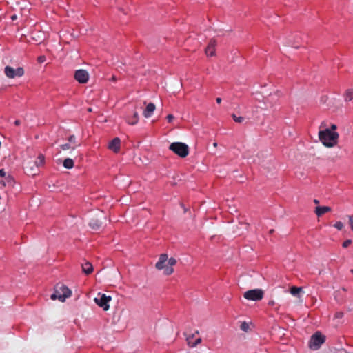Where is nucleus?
<instances>
[{
  "mask_svg": "<svg viewBox=\"0 0 353 353\" xmlns=\"http://www.w3.org/2000/svg\"><path fill=\"white\" fill-rule=\"evenodd\" d=\"M321 143L326 148H334L338 144L339 134L328 128L320 130L318 134Z\"/></svg>",
  "mask_w": 353,
  "mask_h": 353,
  "instance_id": "nucleus-1",
  "label": "nucleus"
},
{
  "mask_svg": "<svg viewBox=\"0 0 353 353\" xmlns=\"http://www.w3.org/2000/svg\"><path fill=\"white\" fill-rule=\"evenodd\" d=\"M176 263L174 258L168 259L167 254H161L159 255L158 261L155 264V268L158 270H163L165 275H170L174 272L173 266Z\"/></svg>",
  "mask_w": 353,
  "mask_h": 353,
  "instance_id": "nucleus-2",
  "label": "nucleus"
},
{
  "mask_svg": "<svg viewBox=\"0 0 353 353\" xmlns=\"http://www.w3.org/2000/svg\"><path fill=\"white\" fill-rule=\"evenodd\" d=\"M71 295V290L65 285H61L55 287L54 292L51 295L50 298L53 301L58 299L59 301L63 303L65 299Z\"/></svg>",
  "mask_w": 353,
  "mask_h": 353,
  "instance_id": "nucleus-3",
  "label": "nucleus"
},
{
  "mask_svg": "<svg viewBox=\"0 0 353 353\" xmlns=\"http://www.w3.org/2000/svg\"><path fill=\"white\" fill-rule=\"evenodd\" d=\"M170 150L179 155L180 157L184 158L189 153V147L184 143L174 142L170 144Z\"/></svg>",
  "mask_w": 353,
  "mask_h": 353,
  "instance_id": "nucleus-4",
  "label": "nucleus"
},
{
  "mask_svg": "<svg viewBox=\"0 0 353 353\" xmlns=\"http://www.w3.org/2000/svg\"><path fill=\"white\" fill-rule=\"evenodd\" d=\"M325 336L321 332H317L311 336L309 342V347L310 349L316 350L320 348L321 345L325 342Z\"/></svg>",
  "mask_w": 353,
  "mask_h": 353,
  "instance_id": "nucleus-5",
  "label": "nucleus"
},
{
  "mask_svg": "<svg viewBox=\"0 0 353 353\" xmlns=\"http://www.w3.org/2000/svg\"><path fill=\"white\" fill-rule=\"evenodd\" d=\"M112 300L110 296L105 294L99 293L97 297L94 299V303L101 307L104 311H108L110 308L109 303Z\"/></svg>",
  "mask_w": 353,
  "mask_h": 353,
  "instance_id": "nucleus-6",
  "label": "nucleus"
},
{
  "mask_svg": "<svg viewBox=\"0 0 353 353\" xmlns=\"http://www.w3.org/2000/svg\"><path fill=\"white\" fill-rule=\"evenodd\" d=\"M264 292L261 289H254L244 292L243 297L247 300L257 301L263 297Z\"/></svg>",
  "mask_w": 353,
  "mask_h": 353,
  "instance_id": "nucleus-7",
  "label": "nucleus"
},
{
  "mask_svg": "<svg viewBox=\"0 0 353 353\" xmlns=\"http://www.w3.org/2000/svg\"><path fill=\"white\" fill-rule=\"evenodd\" d=\"M4 72L6 77L10 79H13L16 77H20L24 74L23 68L21 67L14 69L10 66H6Z\"/></svg>",
  "mask_w": 353,
  "mask_h": 353,
  "instance_id": "nucleus-8",
  "label": "nucleus"
},
{
  "mask_svg": "<svg viewBox=\"0 0 353 353\" xmlns=\"http://www.w3.org/2000/svg\"><path fill=\"white\" fill-rule=\"evenodd\" d=\"M0 176L3 178V179L0 181L1 185L3 186L8 185L10 187H14L15 181L13 176L8 174L3 169L0 170Z\"/></svg>",
  "mask_w": 353,
  "mask_h": 353,
  "instance_id": "nucleus-9",
  "label": "nucleus"
},
{
  "mask_svg": "<svg viewBox=\"0 0 353 353\" xmlns=\"http://www.w3.org/2000/svg\"><path fill=\"white\" fill-rule=\"evenodd\" d=\"M74 79L80 83H86L89 80V74L85 70H78L74 73Z\"/></svg>",
  "mask_w": 353,
  "mask_h": 353,
  "instance_id": "nucleus-10",
  "label": "nucleus"
},
{
  "mask_svg": "<svg viewBox=\"0 0 353 353\" xmlns=\"http://www.w3.org/2000/svg\"><path fill=\"white\" fill-rule=\"evenodd\" d=\"M216 41L214 39H210L205 50V54L207 57H214L216 55Z\"/></svg>",
  "mask_w": 353,
  "mask_h": 353,
  "instance_id": "nucleus-11",
  "label": "nucleus"
},
{
  "mask_svg": "<svg viewBox=\"0 0 353 353\" xmlns=\"http://www.w3.org/2000/svg\"><path fill=\"white\" fill-rule=\"evenodd\" d=\"M121 140L119 138L116 137L113 139L108 145V148L114 152L117 153L120 149Z\"/></svg>",
  "mask_w": 353,
  "mask_h": 353,
  "instance_id": "nucleus-12",
  "label": "nucleus"
},
{
  "mask_svg": "<svg viewBox=\"0 0 353 353\" xmlns=\"http://www.w3.org/2000/svg\"><path fill=\"white\" fill-rule=\"evenodd\" d=\"M155 109H156L155 105L153 103H149L147 105L145 110H143V115L145 118H149L151 117L152 113L154 112Z\"/></svg>",
  "mask_w": 353,
  "mask_h": 353,
  "instance_id": "nucleus-13",
  "label": "nucleus"
},
{
  "mask_svg": "<svg viewBox=\"0 0 353 353\" xmlns=\"http://www.w3.org/2000/svg\"><path fill=\"white\" fill-rule=\"evenodd\" d=\"M332 210L329 206H317L315 208L314 212L317 216H321L325 213L329 212Z\"/></svg>",
  "mask_w": 353,
  "mask_h": 353,
  "instance_id": "nucleus-14",
  "label": "nucleus"
},
{
  "mask_svg": "<svg viewBox=\"0 0 353 353\" xmlns=\"http://www.w3.org/2000/svg\"><path fill=\"white\" fill-rule=\"evenodd\" d=\"M290 294L294 296H296L299 299L301 298V294L303 292V288L301 287H296L292 286L290 289Z\"/></svg>",
  "mask_w": 353,
  "mask_h": 353,
  "instance_id": "nucleus-15",
  "label": "nucleus"
},
{
  "mask_svg": "<svg viewBox=\"0 0 353 353\" xmlns=\"http://www.w3.org/2000/svg\"><path fill=\"white\" fill-rule=\"evenodd\" d=\"M82 270L86 274H90L93 271V266L90 262H85L82 264Z\"/></svg>",
  "mask_w": 353,
  "mask_h": 353,
  "instance_id": "nucleus-16",
  "label": "nucleus"
},
{
  "mask_svg": "<svg viewBox=\"0 0 353 353\" xmlns=\"http://www.w3.org/2000/svg\"><path fill=\"white\" fill-rule=\"evenodd\" d=\"M344 99L345 101H350L353 99V89H347L344 94Z\"/></svg>",
  "mask_w": 353,
  "mask_h": 353,
  "instance_id": "nucleus-17",
  "label": "nucleus"
},
{
  "mask_svg": "<svg viewBox=\"0 0 353 353\" xmlns=\"http://www.w3.org/2000/svg\"><path fill=\"white\" fill-rule=\"evenodd\" d=\"M126 121L128 122V124L130 125H136L138 121H139V114L137 112H135L133 114V117H132V119H126Z\"/></svg>",
  "mask_w": 353,
  "mask_h": 353,
  "instance_id": "nucleus-18",
  "label": "nucleus"
},
{
  "mask_svg": "<svg viewBox=\"0 0 353 353\" xmlns=\"http://www.w3.org/2000/svg\"><path fill=\"white\" fill-rule=\"evenodd\" d=\"M63 165L66 169H72L74 167V161L70 158H66L63 161Z\"/></svg>",
  "mask_w": 353,
  "mask_h": 353,
  "instance_id": "nucleus-19",
  "label": "nucleus"
},
{
  "mask_svg": "<svg viewBox=\"0 0 353 353\" xmlns=\"http://www.w3.org/2000/svg\"><path fill=\"white\" fill-rule=\"evenodd\" d=\"M44 162L45 157L43 154H40L34 163L37 168H39V166L43 165L44 164Z\"/></svg>",
  "mask_w": 353,
  "mask_h": 353,
  "instance_id": "nucleus-20",
  "label": "nucleus"
},
{
  "mask_svg": "<svg viewBox=\"0 0 353 353\" xmlns=\"http://www.w3.org/2000/svg\"><path fill=\"white\" fill-rule=\"evenodd\" d=\"M101 225V223L98 219H92L90 223V226L94 229L97 230Z\"/></svg>",
  "mask_w": 353,
  "mask_h": 353,
  "instance_id": "nucleus-21",
  "label": "nucleus"
},
{
  "mask_svg": "<svg viewBox=\"0 0 353 353\" xmlns=\"http://www.w3.org/2000/svg\"><path fill=\"white\" fill-rule=\"evenodd\" d=\"M26 170L29 174L32 175H36L37 172V170L34 168V167L32 165V163L30 162L26 165Z\"/></svg>",
  "mask_w": 353,
  "mask_h": 353,
  "instance_id": "nucleus-22",
  "label": "nucleus"
},
{
  "mask_svg": "<svg viewBox=\"0 0 353 353\" xmlns=\"http://www.w3.org/2000/svg\"><path fill=\"white\" fill-rule=\"evenodd\" d=\"M70 144L74 145L75 147H79L81 144L77 141V138L74 135H70L68 139Z\"/></svg>",
  "mask_w": 353,
  "mask_h": 353,
  "instance_id": "nucleus-23",
  "label": "nucleus"
},
{
  "mask_svg": "<svg viewBox=\"0 0 353 353\" xmlns=\"http://www.w3.org/2000/svg\"><path fill=\"white\" fill-rule=\"evenodd\" d=\"M61 149L63 150H66L69 149L74 150L75 146H71L70 143H65L60 146Z\"/></svg>",
  "mask_w": 353,
  "mask_h": 353,
  "instance_id": "nucleus-24",
  "label": "nucleus"
},
{
  "mask_svg": "<svg viewBox=\"0 0 353 353\" xmlns=\"http://www.w3.org/2000/svg\"><path fill=\"white\" fill-rule=\"evenodd\" d=\"M334 227L337 229L338 230H341L344 228V225L341 221H336L334 224Z\"/></svg>",
  "mask_w": 353,
  "mask_h": 353,
  "instance_id": "nucleus-25",
  "label": "nucleus"
},
{
  "mask_svg": "<svg viewBox=\"0 0 353 353\" xmlns=\"http://www.w3.org/2000/svg\"><path fill=\"white\" fill-rule=\"evenodd\" d=\"M348 224L352 231H353V215H347Z\"/></svg>",
  "mask_w": 353,
  "mask_h": 353,
  "instance_id": "nucleus-26",
  "label": "nucleus"
},
{
  "mask_svg": "<svg viewBox=\"0 0 353 353\" xmlns=\"http://www.w3.org/2000/svg\"><path fill=\"white\" fill-rule=\"evenodd\" d=\"M233 119L237 123H242L244 121L243 117H236L234 114L232 115Z\"/></svg>",
  "mask_w": 353,
  "mask_h": 353,
  "instance_id": "nucleus-27",
  "label": "nucleus"
},
{
  "mask_svg": "<svg viewBox=\"0 0 353 353\" xmlns=\"http://www.w3.org/2000/svg\"><path fill=\"white\" fill-rule=\"evenodd\" d=\"M241 329L244 332L249 330V325L246 322H243L241 325Z\"/></svg>",
  "mask_w": 353,
  "mask_h": 353,
  "instance_id": "nucleus-28",
  "label": "nucleus"
},
{
  "mask_svg": "<svg viewBox=\"0 0 353 353\" xmlns=\"http://www.w3.org/2000/svg\"><path fill=\"white\" fill-rule=\"evenodd\" d=\"M41 34H39L37 37L36 36H33L32 37V39L36 41L41 42L43 40V38L41 37Z\"/></svg>",
  "mask_w": 353,
  "mask_h": 353,
  "instance_id": "nucleus-29",
  "label": "nucleus"
},
{
  "mask_svg": "<svg viewBox=\"0 0 353 353\" xmlns=\"http://www.w3.org/2000/svg\"><path fill=\"white\" fill-rule=\"evenodd\" d=\"M352 243V241L350 239H347L346 241H345L343 243V248H347L348 247L350 244Z\"/></svg>",
  "mask_w": 353,
  "mask_h": 353,
  "instance_id": "nucleus-30",
  "label": "nucleus"
},
{
  "mask_svg": "<svg viewBox=\"0 0 353 353\" xmlns=\"http://www.w3.org/2000/svg\"><path fill=\"white\" fill-rule=\"evenodd\" d=\"M201 342V338H198V339L195 341V342H194V343H192L191 344V345H190V346H191V347H195L196 345H197L198 344H199Z\"/></svg>",
  "mask_w": 353,
  "mask_h": 353,
  "instance_id": "nucleus-31",
  "label": "nucleus"
},
{
  "mask_svg": "<svg viewBox=\"0 0 353 353\" xmlns=\"http://www.w3.org/2000/svg\"><path fill=\"white\" fill-rule=\"evenodd\" d=\"M194 334H192L191 336H188L187 338V341H188V343L189 345H191V344L192 343V339L194 338Z\"/></svg>",
  "mask_w": 353,
  "mask_h": 353,
  "instance_id": "nucleus-32",
  "label": "nucleus"
},
{
  "mask_svg": "<svg viewBox=\"0 0 353 353\" xmlns=\"http://www.w3.org/2000/svg\"><path fill=\"white\" fill-rule=\"evenodd\" d=\"M38 62L39 63H43L46 61V57L45 56H40L37 59Z\"/></svg>",
  "mask_w": 353,
  "mask_h": 353,
  "instance_id": "nucleus-33",
  "label": "nucleus"
},
{
  "mask_svg": "<svg viewBox=\"0 0 353 353\" xmlns=\"http://www.w3.org/2000/svg\"><path fill=\"white\" fill-rule=\"evenodd\" d=\"M174 119V117L172 114H168L167 116V119H168V122H172Z\"/></svg>",
  "mask_w": 353,
  "mask_h": 353,
  "instance_id": "nucleus-34",
  "label": "nucleus"
},
{
  "mask_svg": "<svg viewBox=\"0 0 353 353\" xmlns=\"http://www.w3.org/2000/svg\"><path fill=\"white\" fill-rule=\"evenodd\" d=\"M335 316L336 318H342L343 316V313L341 312H336Z\"/></svg>",
  "mask_w": 353,
  "mask_h": 353,
  "instance_id": "nucleus-35",
  "label": "nucleus"
},
{
  "mask_svg": "<svg viewBox=\"0 0 353 353\" xmlns=\"http://www.w3.org/2000/svg\"><path fill=\"white\" fill-rule=\"evenodd\" d=\"M329 130H331L332 131L336 132V130L337 129V126L335 124H332L330 126V128H328Z\"/></svg>",
  "mask_w": 353,
  "mask_h": 353,
  "instance_id": "nucleus-36",
  "label": "nucleus"
},
{
  "mask_svg": "<svg viewBox=\"0 0 353 353\" xmlns=\"http://www.w3.org/2000/svg\"><path fill=\"white\" fill-rule=\"evenodd\" d=\"M268 304H269L270 305H272H272H274L275 304V302H274V301L271 300V301H270L268 302Z\"/></svg>",
  "mask_w": 353,
  "mask_h": 353,
  "instance_id": "nucleus-37",
  "label": "nucleus"
},
{
  "mask_svg": "<svg viewBox=\"0 0 353 353\" xmlns=\"http://www.w3.org/2000/svg\"><path fill=\"white\" fill-rule=\"evenodd\" d=\"M14 124L18 126L21 124V121L19 120H16L14 121Z\"/></svg>",
  "mask_w": 353,
  "mask_h": 353,
  "instance_id": "nucleus-38",
  "label": "nucleus"
},
{
  "mask_svg": "<svg viewBox=\"0 0 353 353\" xmlns=\"http://www.w3.org/2000/svg\"><path fill=\"white\" fill-rule=\"evenodd\" d=\"M216 102H217L218 103H221V98H219V97H218V98H216Z\"/></svg>",
  "mask_w": 353,
  "mask_h": 353,
  "instance_id": "nucleus-39",
  "label": "nucleus"
},
{
  "mask_svg": "<svg viewBox=\"0 0 353 353\" xmlns=\"http://www.w3.org/2000/svg\"><path fill=\"white\" fill-rule=\"evenodd\" d=\"M12 20H15L17 19V15H12L11 17Z\"/></svg>",
  "mask_w": 353,
  "mask_h": 353,
  "instance_id": "nucleus-40",
  "label": "nucleus"
},
{
  "mask_svg": "<svg viewBox=\"0 0 353 353\" xmlns=\"http://www.w3.org/2000/svg\"><path fill=\"white\" fill-rule=\"evenodd\" d=\"M111 80L113 81H115L117 80L116 79V77L113 76L112 78H111Z\"/></svg>",
  "mask_w": 353,
  "mask_h": 353,
  "instance_id": "nucleus-41",
  "label": "nucleus"
},
{
  "mask_svg": "<svg viewBox=\"0 0 353 353\" xmlns=\"http://www.w3.org/2000/svg\"><path fill=\"white\" fill-rule=\"evenodd\" d=\"M314 203H316V204H319V200H316V199H315V200L314 201Z\"/></svg>",
  "mask_w": 353,
  "mask_h": 353,
  "instance_id": "nucleus-42",
  "label": "nucleus"
},
{
  "mask_svg": "<svg viewBox=\"0 0 353 353\" xmlns=\"http://www.w3.org/2000/svg\"><path fill=\"white\" fill-rule=\"evenodd\" d=\"M213 145H214V147H217V143H214Z\"/></svg>",
  "mask_w": 353,
  "mask_h": 353,
  "instance_id": "nucleus-43",
  "label": "nucleus"
},
{
  "mask_svg": "<svg viewBox=\"0 0 353 353\" xmlns=\"http://www.w3.org/2000/svg\"><path fill=\"white\" fill-rule=\"evenodd\" d=\"M92 108H88V112H92Z\"/></svg>",
  "mask_w": 353,
  "mask_h": 353,
  "instance_id": "nucleus-44",
  "label": "nucleus"
},
{
  "mask_svg": "<svg viewBox=\"0 0 353 353\" xmlns=\"http://www.w3.org/2000/svg\"><path fill=\"white\" fill-rule=\"evenodd\" d=\"M273 232H274V230H271L270 231V233H273Z\"/></svg>",
  "mask_w": 353,
  "mask_h": 353,
  "instance_id": "nucleus-45",
  "label": "nucleus"
},
{
  "mask_svg": "<svg viewBox=\"0 0 353 353\" xmlns=\"http://www.w3.org/2000/svg\"><path fill=\"white\" fill-rule=\"evenodd\" d=\"M314 302H316V299L315 298H313Z\"/></svg>",
  "mask_w": 353,
  "mask_h": 353,
  "instance_id": "nucleus-46",
  "label": "nucleus"
},
{
  "mask_svg": "<svg viewBox=\"0 0 353 353\" xmlns=\"http://www.w3.org/2000/svg\"><path fill=\"white\" fill-rule=\"evenodd\" d=\"M351 272L353 273V270H352Z\"/></svg>",
  "mask_w": 353,
  "mask_h": 353,
  "instance_id": "nucleus-47",
  "label": "nucleus"
}]
</instances>
